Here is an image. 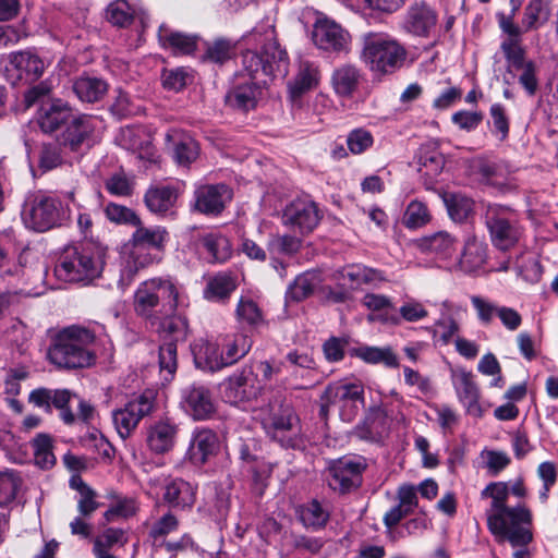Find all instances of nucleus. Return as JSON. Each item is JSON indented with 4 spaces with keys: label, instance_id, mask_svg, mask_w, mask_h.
I'll return each instance as SVG.
<instances>
[{
    "label": "nucleus",
    "instance_id": "obj_1",
    "mask_svg": "<svg viewBox=\"0 0 558 558\" xmlns=\"http://www.w3.org/2000/svg\"><path fill=\"white\" fill-rule=\"evenodd\" d=\"M95 340V333L88 328L77 325L63 328L52 339L47 357L58 368L88 367L96 359Z\"/></svg>",
    "mask_w": 558,
    "mask_h": 558
},
{
    "label": "nucleus",
    "instance_id": "obj_2",
    "mask_svg": "<svg viewBox=\"0 0 558 558\" xmlns=\"http://www.w3.org/2000/svg\"><path fill=\"white\" fill-rule=\"evenodd\" d=\"M405 58V48L392 36L375 32L364 34L361 60L375 75L393 73Z\"/></svg>",
    "mask_w": 558,
    "mask_h": 558
},
{
    "label": "nucleus",
    "instance_id": "obj_3",
    "mask_svg": "<svg viewBox=\"0 0 558 558\" xmlns=\"http://www.w3.org/2000/svg\"><path fill=\"white\" fill-rule=\"evenodd\" d=\"M161 304L160 313L171 316L179 306V289L170 278H151L142 282L135 293L133 307L135 313L146 319L156 318L155 314Z\"/></svg>",
    "mask_w": 558,
    "mask_h": 558
},
{
    "label": "nucleus",
    "instance_id": "obj_4",
    "mask_svg": "<svg viewBox=\"0 0 558 558\" xmlns=\"http://www.w3.org/2000/svg\"><path fill=\"white\" fill-rule=\"evenodd\" d=\"M104 262L98 251L84 246H68L54 267V275L64 282L89 283L102 271Z\"/></svg>",
    "mask_w": 558,
    "mask_h": 558
},
{
    "label": "nucleus",
    "instance_id": "obj_5",
    "mask_svg": "<svg viewBox=\"0 0 558 558\" xmlns=\"http://www.w3.org/2000/svg\"><path fill=\"white\" fill-rule=\"evenodd\" d=\"M69 204L56 194L38 193L24 205L22 218L27 228L45 232L62 226L70 218Z\"/></svg>",
    "mask_w": 558,
    "mask_h": 558
},
{
    "label": "nucleus",
    "instance_id": "obj_6",
    "mask_svg": "<svg viewBox=\"0 0 558 558\" xmlns=\"http://www.w3.org/2000/svg\"><path fill=\"white\" fill-rule=\"evenodd\" d=\"M243 70L258 84H266L267 77L281 75L288 72V54L276 41L264 46L263 53L246 50L242 54Z\"/></svg>",
    "mask_w": 558,
    "mask_h": 558
},
{
    "label": "nucleus",
    "instance_id": "obj_7",
    "mask_svg": "<svg viewBox=\"0 0 558 558\" xmlns=\"http://www.w3.org/2000/svg\"><path fill=\"white\" fill-rule=\"evenodd\" d=\"M482 497H490L492 505L487 512V524L490 532H501L505 530V520L509 519L512 524L531 523V511L524 507L518 506L509 508L506 506L508 498V486L506 483H490L482 492Z\"/></svg>",
    "mask_w": 558,
    "mask_h": 558
},
{
    "label": "nucleus",
    "instance_id": "obj_8",
    "mask_svg": "<svg viewBox=\"0 0 558 558\" xmlns=\"http://www.w3.org/2000/svg\"><path fill=\"white\" fill-rule=\"evenodd\" d=\"M485 221L495 247L500 251H508L517 245L522 235V229L510 208L489 205Z\"/></svg>",
    "mask_w": 558,
    "mask_h": 558
},
{
    "label": "nucleus",
    "instance_id": "obj_9",
    "mask_svg": "<svg viewBox=\"0 0 558 558\" xmlns=\"http://www.w3.org/2000/svg\"><path fill=\"white\" fill-rule=\"evenodd\" d=\"M156 409V392L145 390L130 400L123 408L112 412V421L119 436L126 439L136 429L141 420Z\"/></svg>",
    "mask_w": 558,
    "mask_h": 558
},
{
    "label": "nucleus",
    "instance_id": "obj_10",
    "mask_svg": "<svg viewBox=\"0 0 558 558\" xmlns=\"http://www.w3.org/2000/svg\"><path fill=\"white\" fill-rule=\"evenodd\" d=\"M100 128L101 120L98 117H72L59 137V144L72 151L80 150L84 145L89 147L96 142Z\"/></svg>",
    "mask_w": 558,
    "mask_h": 558
},
{
    "label": "nucleus",
    "instance_id": "obj_11",
    "mask_svg": "<svg viewBox=\"0 0 558 558\" xmlns=\"http://www.w3.org/2000/svg\"><path fill=\"white\" fill-rule=\"evenodd\" d=\"M324 398L339 407L343 421L351 422L364 405V387L360 381L333 383L326 387Z\"/></svg>",
    "mask_w": 558,
    "mask_h": 558
},
{
    "label": "nucleus",
    "instance_id": "obj_12",
    "mask_svg": "<svg viewBox=\"0 0 558 558\" xmlns=\"http://www.w3.org/2000/svg\"><path fill=\"white\" fill-rule=\"evenodd\" d=\"M322 214L317 205L306 198H296L289 203L282 211V223L294 233L306 235L319 223Z\"/></svg>",
    "mask_w": 558,
    "mask_h": 558
},
{
    "label": "nucleus",
    "instance_id": "obj_13",
    "mask_svg": "<svg viewBox=\"0 0 558 558\" xmlns=\"http://www.w3.org/2000/svg\"><path fill=\"white\" fill-rule=\"evenodd\" d=\"M312 40L319 50L331 53H348L351 36L335 21L318 17L313 25Z\"/></svg>",
    "mask_w": 558,
    "mask_h": 558
},
{
    "label": "nucleus",
    "instance_id": "obj_14",
    "mask_svg": "<svg viewBox=\"0 0 558 558\" xmlns=\"http://www.w3.org/2000/svg\"><path fill=\"white\" fill-rule=\"evenodd\" d=\"M262 391V380L252 367H243L223 384V397L232 404L257 399Z\"/></svg>",
    "mask_w": 558,
    "mask_h": 558
},
{
    "label": "nucleus",
    "instance_id": "obj_15",
    "mask_svg": "<svg viewBox=\"0 0 558 558\" xmlns=\"http://www.w3.org/2000/svg\"><path fill=\"white\" fill-rule=\"evenodd\" d=\"M181 407L194 421L209 420L216 413L213 391L201 383H193L182 389Z\"/></svg>",
    "mask_w": 558,
    "mask_h": 558
},
{
    "label": "nucleus",
    "instance_id": "obj_16",
    "mask_svg": "<svg viewBox=\"0 0 558 558\" xmlns=\"http://www.w3.org/2000/svg\"><path fill=\"white\" fill-rule=\"evenodd\" d=\"M72 398H76V395L69 389L38 388L29 393L28 402L44 409L47 413L51 412L52 407L58 409L61 420L72 425L75 422V415L68 407Z\"/></svg>",
    "mask_w": 558,
    "mask_h": 558
},
{
    "label": "nucleus",
    "instance_id": "obj_17",
    "mask_svg": "<svg viewBox=\"0 0 558 558\" xmlns=\"http://www.w3.org/2000/svg\"><path fill=\"white\" fill-rule=\"evenodd\" d=\"M299 418L289 405H281L267 421L268 434L282 447L294 448L298 445Z\"/></svg>",
    "mask_w": 558,
    "mask_h": 558
},
{
    "label": "nucleus",
    "instance_id": "obj_18",
    "mask_svg": "<svg viewBox=\"0 0 558 558\" xmlns=\"http://www.w3.org/2000/svg\"><path fill=\"white\" fill-rule=\"evenodd\" d=\"M366 464L364 459H340L328 470V485L331 489L345 493L350 488L359 486L361 474Z\"/></svg>",
    "mask_w": 558,
    "mask_h": 558
},
{
    "label": "nucleus",
    "instance_id": "obj_19",
    "mask_svg": "<svg viewBox=\"0 0 558 558\" xmlns=\"http://www.w3.org/2000/svg\"><path fill=\"white\" fill-rule=\"evenodd\" d=\"M499 27L506 38L501 43V50L507 59L508 66L514 70L524 65L525 51L522 47V28L513 22L511 16L501 15L499 17Z\"/></svg>",
    "mask_w": 558,
    "mask_h": 558
},
{
    "label": "nucleus",
    "instance_id": "obj_20",
    "mask_svg": "<svg viewBox=\"0 0 558 558\" xmlns=\"http://www.w3.org/2000/svg\"><path fill=\"white\" fill-rule=\"evenodd\" d=\"M218 437L208 428L195 429L187 449V458L195 465L205 464L218 451Z\"/></svg>",
    "mask_w": 558,
    "mask_h": 558
},
{
    "label": "nucleus",
    "instance_id": "obj_21",
    "mask_svg": "<svg viewBox=\"0 0 558 558\" xmlns=\"http://www.w3.org/2000/svg\"><path fill=\"white\" fill-rule=\"evenodd\" d=\"M451 379L460 401L466 407L469 413L481 414L478 404L480 392L473 379V374L465 368H456L451 372Z\"/></svg>",
    "mask_w": 558,
    "mask_h": 558
},
{
    "label": "nucleus",
    "instance_id": "obj_22",
    "mask_svg": "<svg viewBox=\"0 0 558 558\" xmlns=\"http://www.w3.org/2000/svg\"><path fill=\"white\" fill-rule=\"evenodd\" d=\"M162 500L174 509H191L196 500V488L182 478H168L163 484Z\"/></svg>",
    "mask_w": 558,
    "mask_h": 558
},
{
    "label": "nucleus",
    "instance_id": "obj_23",
    "mask_svg": "<svg viewBox=\"0 0 558 558\" xmlns=\"http://www.w3.org/2000/svg\"><path fill=\"white\" fill-rule=\"evenodd\" d=\"M177 434L178 425L174 422L159 420L147 430V446L156 454L167 453L174 447Z\"/></svg>",
    "mask_w": 558,
    "mask_h": 558
},
{
    "label": "nucleus",
    "instance_id": "obj_24",
    "mask_svg": "<svg viewBox=\"0 0 558 558\" xmlns=\"http://www.w3.org/2000/svg\"><path fill=\"white\" fill-rule=\"evenodd\" d=\"M364 78L363 72L354 64L345 63L337 66L331 74L333 92L342 98H351L360 88Z\"/></svg>",
    "mask_w": 558,
    "mask_h": 558
},
{
    "label": "nucleus",
    "instance_id": "obj_25",
    "mask_svg": "<svg viewBox=\"0 0 558 558\" xmlns=\"http://www.w3.org/2000/svg\"><path fill=\"white\" fill-rule=\"evenodd\" d=\"M195 207L204 214H219L231 199V192L225 184L204 185L195 192Z\"/></svg>",
    "mask_w": 558,
    "mask_h": 558
},
{
    "label": "nucleus",
    "instance_id": "obj_26",
    "mask_svg": "<svg viewBox=\"0 0 558 558\" xmlns=\"http://www.w3.org/2000/svg\"><path fill=\"white\" fill-rule=\"evenodd\" d=\"M437 24L436 12L425 3H415L409 8L404 27L409 33L427 37Z\"/></svg>",
    "mask_w": 558,
    "mask_h": 558
},
{
    "label": "nucleus",
    "instance_id": "obj_27",
    "mask_svg": "<svg viewBox=\"0 0 558 558\" xmlns=\"http://www.w3.org/2000/svg\"><path fill=\"white\" fill-rule=\"evenodd\" d=\"M73 117L72 109L61 99H53L41 106L38 112V123L46 133H52Z\"/></svg>",
    "mask_w": 558,
    "mask_h": 558
},
{
    "label": "nucleus",
    "instance_id": "obj_28",
    "mask_svg": "<svg viewBox=\"0 0 558 558\" xmlns=\"http://www.w3.org/2000/svg\"><path fill=\"white\" fill-rule=\"evenodd\" d=\"M158 40L162 48L171 50L174 54H191L196 50L198 37L161 25Z\"/></svg>",
    "mask_w": 558,
    "mask_h": 558
},
{
    "label": "nucleus",
    "instance_id": "obj_29",
    "mask_svg": "<svg viewBox=\"0 0 558 558\" xmlns=\"http://www.w3.org/2000/svg\"><path fill=\"white\" fill-rule=\"evenodd\" d=\"M177 191L168 185L150 186L145 195L144 203L147 209L158 216H166L177 202Z\"/></svg>",
    "mask_w": 558,
    "mask_h": 558
},
{
    "label": "nucleus",
    "instance_id": "obj_30",
    "mask_svg": "<svg viewBox=\"0 0 558 558\" xmlns=\"http://www.w3.org/2000/svg\"><path fill=\"white\" fill-rule=\"evenodd\" d=\"M236 278L229 272H218L207 279L203 298L209 302L225 303L236 289Z\"/></svg>",
    "mask_w": 558,
    "mask_h": 558
},
{
    "label": "nucleus",
    "instance_id": "obj_31",
    "mask_svg": "<svg viewBox=\"0 0 558 558\" xmlns=\"http://www.w3.org/2000/svg\"><path fill=\"white\" fill-rule=\"evenodd\" d=\"M398 500L399 504L391 508L384 517V523L387 527L396 526L417 507L416 489L411 485L399 487Z\"/></svg>",
    "mask_w": 558,
    "mask_h": 558
},
{
    "label": "nucleus",
    "instance_id": "obj_32",
    "mask_svg": "<svg viewBox=\"0 0 558 558\" xmlns=\"http://www.w3.org/2000/svg\"><path fill=\"white\" fill-rule=\"evenodd\" d=\"M319 82L318 66L308 61L301 62L295 77L289 83V93L292 100L315 88Z\"/></svg>",
    "mask_w": 558,
    "mask_h": 558
},
{
    "label": "nucleus",
    "instance_id": "obj_33",
    "mask_svg": "<svg viewBox=\"0 0 558 558\" xmlns=\"http://www.w3.org/2000/svg\"><path fill=\"white\" fill-rule=\"evenodd\" d=\"M73 92L81 101L94 104L105 97L108 84L100 77L82 75L74 81Z\"/></svg>",
    "mask_w": 558,
    "mask_h": 558
},
{
    "label": "nucleus",
    "instance_id": "obj_34",
    "mask_svg": "<svg viewBox=\"0 0 558 558\" xmlns=\"http://www.w3.org/2000/svg\"><path fill=\"white\" fill-rule=\"evenodd\" d=\"M416 245L423 253L435 254L449 258L456 251V239L446 231H439L417 240Z\"/></svg>",
    "mask_w": 558,
    "mask_h": 558
},
{
    "label": "nucleus",
    "instance_id": "obj_35",
    "mask_svg": "<svg viewBox=\"0 0 558 558\" xmlns=\"http://www.w3.org/2000/svg\"><path fill=\"white\" fill-rule=\"evenodd\" d=\"M137 229L132 235L131 242L132 246L136 248H156L161 250L165 245V242L168 239V231L163 227H155V228H145L136 226Z\"/></svg>",
    "mask_w": 558,
    "mask_h": 558
},
{
    "label": "nucleus",
    "instance_id": "obj_36",
    "mask_svg": "<svg viewBox=\"0 0 558 558\" xmlns=\"http://www.w3.org/2000/svg\"><path fill=\"white\" fill-rule=\"evenodd\" d=\"M258 83L252 82L233 88L226 96L227 104L235 109L248 111L256 106Z\"/></svg>",
    "mask_w": 558,
    "mask_h": 558
},
{
    "label": "nucleus",
    "instance_id": "obj_37",
    "mask_svg": "<svg viewBox=\"0 0 558 558\" xmlns=\"http://www.w3.org/2000/svg\"><path fill=\"white\" fill-rule=\"evenodd\" d=\"M441 306L440 318L435 323V333L439 335L444 344H448L460 330L459 323L453 317V314L459 312L460 308L447 301Z\"/></svg>",
    "mask_w": 558,
    "mask_h": 558
},
{
    "label": "nucleus",
    "instance_id": "obj_38",
    "mask_svg": "<svg viewBox=\"0 0 558 558\" xmlns=\"http://www.w3.org/2000/svg\"><path fill=\"white\" fill-rule=\"evenodd\" d=\"M548 17V3L545 0H531L524 8L521 28L523 32L537 29Z\"/></svg>",
    "mask_w": 558,
    "mask_h": 558
},
{
    "label": "nucleus",
    "instance_id": "obj_39",
    "mask_svg": "<svg viewBox=\"0 0 558 558\" xmlns=\"http://www.w3.org/2000/svg\"><path fill=\"white\" fill-rule=\"evenodd\" d=\"M388 412L385 408H371L362 425L356 426L355 433L361 439H372L387 424Z\"/></svg>",
    "mask_w": 558,
    "mask_h": 558
},
{
    "label": "nucleus",
    "instance_id": "obj_40",
    "mask_svg": "<svg viewBox=\"0 0 558 558\" xmlns=\"http://www.w3.org/2000/svg\"><path fill=\"white\" fill-rule=\"evenodd\" d=\"M12 65L24 73L29 80L39 78L45 70L44 61L31 51L14 53L11 58Z\"/></svg>",
    "mask_w": 558,
    "mask_h": 558
},
{
    "label": "nucleus",
    "instance_id": "obj_41",
    "mask_svg": "<svg viewBox=\"0 0 558 558\" xmlns=\"http://www.w3.org/2000/svg\"><path fill=\"white\" fill-rule=\"evenodd\" d=\"M442 198L452 220L463 222L473 214L474 202L470 197L451 193L445 194Z\"/></svg>",
    "mask_w": 558,
    "mask_h": 558
},
{
    "label": "nucleus",
    "instance_id": "obj_42",
    "mask_svg": "<svg viewBox=\"0 0 558 558\" xmlns=\"http://www.w3.org/2000/svg\"><path fill=\"white\" fill-rule=\"evenodd\" d=\"M201 242L211 262L223 263L231 257V244L226 236L219 233H208L201 239Z\"/></svg>",
    "mask_w": 558,
    "mask_h": 558
},
{
    "label": "nucleus",
    "instance_id": "obj_43",
    "mask_svg": "<svg viewBox=\"0 0 558 558\" xmlns=\"http://www.w3.org/2000/svg\"><path fill=\"white\" fill-rule=\"evenodd\" d=\"M154 262V257L145 250L132 246L131 254L121 271L120 282L128 286L134 279L140 269L145 268Z\"/></svg>",
    "mask_w": 558,
    "mask_h": 558
},
{
    "label": "nucleus",
    "instance_id": "obj_44",
    "mask_svg": "<svg viewBox=\"0 0 558 558\" xmlns=\"http://www.w3.org/2000/svg\"><path fill=\"white\" fill-rule=\"evenodd\" d=\"M362 304L372 312L380 313V314L368 315L367 316L368 322H375V320H380V322H385V323L389 322V320H391L393 323L399 322L398 317H393V316L389 317L388 316L389 310L392 308V304H391L389 298H387L385 295L368 293V294L364 295V298L362 300Z\"/></svg>",
    "mask_w": 558,
    "mask_h": 558
},
{
    "label": "nucleus",
    "instance_id": "obj_45",
    "mask_svg": "<svg viewBox=\"0 0 558 558\" xmlns=\"http://www.w3.org/2000/svg\"><path fill=\"white\" fill-rule=\"evenodd\" d=\"M35 463L43 469H49L56 463V457L52 453V440L47 434H38L32 440Z\"/></svg>",
    "mask_w": 558,
    "mask_h": 558
},
{
    "label": "nucleus",
    "instance_id": "obj_46",
    "mask_svg": "<svg viewBox=\"0 0 558 558\" xmlns=\"http://www.w3.org/2000/svg\"><path fill=\"white\" fill-rule=\"evenodd\" d=\"M356 354L366 363H383L387 367H397L399 365L398 357L390 348L365 347L359 349Z\"/></svg>",
    "mask_w": 558,
    "mask_h": 558
},
{
    "label": "nucleus",
    "instance_id": "obj_47",
    "mask_svg": "<svg viewBox=\"0 0 558 558\" xmlns=\"http://www.w3.org/2000/svg\"><path fill=\"white\" fill-rule=\"evenodd\" d=\"M520 523L512 524L509 519L505 520V530L501 532H492L501 541H509L513 547H525L533 538L530 530L520 526Z\"/></svg>",
    "mask_w": 558,
    "mask_h": 558
},
{
    "label": "nucleus",
    "instance_id": "obj_48",
    "mask_svg": "<svg viewBox=\"0 0 558 558\" xmlns=\"http://www.w3.org/2000/svg\"><path fill=\"white\" fill-rule=\"evenodd\" d=\"M318 283L317 275L305 272L296 277L294 282L289 287L288 296L294 301H302L314 292Z\"/></svg>",
    "mask_w": 558,
    "mask_h": 558
},
{
    "label": "nucleus",
    "instance_id": "obj_49",
    "mask_svg": "<svg viewBox=\"0 0 558 558\" xmlns=\"http://www.w3.org/2000/svg\"><path fill=\"white\" fill-rule=\"evenodd\" d=\"M196 363L211 372L219 371L225 367L223 353L215 343H205L201 347L195 357Z\"/></svg>",
    "mask_w": 558,
    "mask_h": 558
},
{
    "label": "nucleus",
    "instance_id": "obj_50",
    "mask_svg": "<svg viewBox=\"0 0 558 558\" xmlns=\"http://www.w3.org/2000/svg\"><path fill=\"white\" fill-rule=\"evenodd\" d=\"M300 518L304 525L319 529L327 523L329 514L317 500H312L306 506L302 507Z\"/></svg>",
    "mask_w": 558,
    "mask_h": 558
},
{
    "label": "nucleus",
    "instance_id": "obj_51",
    "mask_svg": "<svg viewBox=\"0 0 558 558\" xmlns=\"http://www.w3.org/2000/svg\"><path fill=\"white\" fill-rule=\"evenodd\" d=\"M429 220L427 207L418 201H413L408 205L402 222L409 229H416L425 226Z\"/></svg>",
    "mask_w": 558,
    "mask_h": 558
},
{
    "label": "nucleus",
    "instance_id": "obj_52",
    "mask_svg": "<svg viewBox=\"0 0 558 558\" xmlns=\"http://www.w3.org/2000/svg\"><path fill=\"white\" fill-rule=\"evenodd\" d=\"M106 217L118 225L140 226L142 223L141 218L131 208L119 205L116 203H109L105 207Z\"/></svg>",
    "mask_w": 558,
    "mask_h": 558
},
{
    "label": "nucleus",
    "instance_id": "obj_53",
    "mask_svg": "<svg viewBox=\"0 0 558 558\" xmlns=\"http://www.w3.org/2000/svg\"><path fill=\"white\" fill-rule=\"evenodd\" d=\"M21 478L14 471L0 472V507L14 500Z\"/></svg>",
    "mask_w": 558,
    "mask_h": 558
},
{
    "label": "nucleus",
    "instance_id": "obj_54",
    "mask_svg": "<svg viewBox=\"0 0 558 558\" xmlns=\"http://www.w3.org/2000/svg\"><path fill=\"white\" fill-rule=\"evenodd\" d=\"M106 15L113 25L124 27L131 24L134 11L126 1L117 0L108 5Z\"/></svg>",
    "mask_w": 558,
    "mask_h": 558
},
{
    "label": "nucleus",
    "instance_id": "obj_55",
    "mask_svg": "<svg viewBox=\"0 0 558 558\" xmlns=\"http://www.w3.org/2000/svg\"><path fill=\"white\" fill-rule=\"evenodd\" d=\"M251 348V340L244 335H236L226 344L223 352L225 365H231L243 357Z\"/></svg>",
    "mask_w": 558,
    "mask_h": 558
},
{
    "label": "nucleus",
    "instance_id": "obj_56",
    "mask_svg": "<svg viewBox=\"0 0 558 558\" xmlns=\"http://www.w3.org/2000/svg\"><path fill=\"white\" fill-rule=\"evenodd\" d=\"M236 317L240 322L257 326L263 322V314L258 305L250 298L242 296L236 306Z\"/></svg>",
    "mask_w": 558,
    "mask_h": 558
},
{
    "label": "nucleus",
    "instance_id": "obj_57",
    "mask_svg": "<svg viewBox=\"0 0 558 558\" xmlns=\"http://www.w3.org/2000/svg\"><path fill=\"white\" fill-rule=\"evenodd\" d=\"M341 276L343 280H348L351 286H360L376 280L378 272L375 269L362 265H351L343 268Z\"/></svg>",
    "mask_w": 558,
    "mask_h": 558
},
{
    "label": "nucleus",
    "instance_id": "obj_58",
    "mask_svg": "<svg viewBox=\"0 0 558 558\" xmlns=\"http://www.w3.org/2000/svg\"><path fill=\"white\" fill-rule=\"evenodd\" d=\"M173 155L178 163L190 165L198 156V145L193 138L183 137L175 142Z\"/></svg>",
    "mask_w": 558,
    "mask_h": 558
},
{
    "label": "nucleus",
    "instance_id": "obj_59",
    "mask_svg": "<svg viewBox=\"0 0 558 558\" xmlns=\"http://www.w3.org/2000/svg\"><path fill=\"white\" fill-rule=\"evenodd\" d=\"M486 260V246L475 239L469 240L462 255V263L470 268L482 266Z\"/></svg>",
    "mask_w": 558,
    "mask_h": 558
},
{
    "label": "nucleus",
    "instance_id": "obj_60",
    "mask_svg": "<svg viewBox=\"0 0 558 558\" xmlns=\"http://www.w3.org/2000/svg\"><path fill=\"white\" fill-rule=\"evenodd\" d=\"M62 163L60 147L57 144H43L39 151L38 165L44 171H49Z\"/></svg>",
    "mask_w": 558,
    "mask_h": 558
},
{
    "label": "nucleus",
    "instance_id": "obj_61",
    "mask_svg": "<svg viewBox=\"0 0 558 558\" xmlns=\"http://www.w3.org/2000/svg\"><path fill=\"white\" fill-rule=\"evenodd\" d=\"M247 469L253 476L254 490L258 495H263L265 488L267 487L268 478L271 475L272 465L260 458L258 462L252 464Z\"/></svg>",
    "mask_w": 558,
    "mask_h": 558
},
{
    "label": "nucleus",
    "instance_id": "obj_62",
    "mask_svg": "<svg viewBox=\"0 0 558 558\" xmlns=\"http://www.w3.org/2000/svg\"><path fill=\"white\" fill-rule=\"evenodd\" d=\"M178 526V518L172 512L168 511L151 524L149 529V536L154 539L165 537L175 531Z\"/></svg>",
    "mask_w": 558,
    "mask_h": 558
},
{
    "label": "nucleus",
    "instance_id": "obj_63",
    "mask_svg": "<svg viewBox=\"0 0 558 558\" xmlns=\"http://www.w3.org/2000/svg\"><path fill=\"white\" fill-rule=\"evenodd\" d=\"M471 303L476 311L478 320L484 325H489L493 322L494 316L498 315V311L500 308V306L480 295H472Z\"/></svg>",
    "mask_w": 558,
    "mask_h": 558
},
{
    "label": "nucleus",
    "instance_id": "obj_64",
    "mask_svg": "<svg viewBox=\"0 0 558 558\" xmlns=\"http://www.w3.org/2000/svg\"><path fill=\"white\" fill-rule=\"evenodd\" d=\"M489 113L494 126L493 132L500 141H505L509 134V118L505 107L500 104H494L490 107Z\"/></svg>",
    "mask_w": 558,
    "mask_h": 558
}]
</instances>
